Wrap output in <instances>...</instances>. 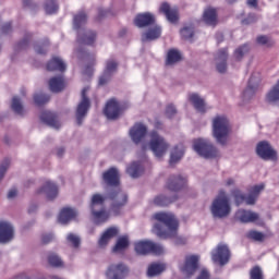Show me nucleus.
Wrapping results in <instances>:
<instances>
[{
	"label": "nucleus",
	"mask_w": 279,
	"mask_h": 279,
	"mask_svg": "<svg viewBox=\"0 0 279 279\" xmlns=\"http://www.w3.org/2000/svg\"><path fill=\"white\" fill-rule=\"evenodd\" d=\"M121 110H123L117 100L111 99L107 102L105 108V114L108 119H117L119 114H121Z\"/></svg>",
	"instance_id": "dca6fc26"
},
{
	"label": "nucleus",
	"mask_w": 279,
	"mask_h": 279,
	"mask_svg": "<svg viewBox=\"0 0 279 279\" xmlns=\"http://www.w3.org/2000/svg\"><path fill=\"white\" fill-rule=\"evenodd\" d=\"M160 12L165 14L169 23H178L179 14L177 8H171L169 3L165 2L160 5Z\"/></svg>",
	"instance_id": "2eb2a0df"
},
{
	"label": "nucleus",
	"mask_w": 279,
	"mask_h": 279,
	"mask_svg": "<svg viewBox=\"0 0 279 279\" xmlns=\"http://www.w3.org/2000/svg\"><path fill=\"white\" fill-rule=\"evenodd\" d=\"M88 23V16L84 12H78L73 17V29L74 32H82L84 29V25Z\"/></svg>",
	"instance_id": "412c9836"
},
{
	"label": "nucleus",
	"mask_w": 279,
	"mask_h": 279,
	"mask_svg": "<svg viewBox=\"0 0 279 279\" xmlns=\"http://www.w3.org/2000/svg\"><path fill=\"white\" fill-rule=\"evenodd\" d=\"M104 180L109 186H117L119 184V171L114 168L109 169L104 173Z\"/></svg>",
	"instance_id": "4be33fe9"
},
{
	"label": "nucleus",
	"mask_w": 279,
	"mask_h": 279,
	"mask_svg": "<svg viewBox=\"0 0 279 279\" xmlns=\"http://www.w3.org/2000/svg\"><path fill=\"white\" fill-rule=\"evenodd\" d=\"M88 36H96L97 33H87Z\"/></svg>",
	"instance_id": "e2e57ef3"
},
{
	"label": "nucleus",
	"mask_w": 279,
	"mask_h": 279,
	"mask_svg": "<svg viewBox=\"0 0 279 279\" xmlns=\"http://www.w3.org/2000/svg\"><path fill=\"white\" fill-rule=\"evenodd\" d=\"M104 84H106V81L104 80V77H100V78H99V85L101 86V85H104Z\"/></svg>",
	"instance_id": "13d9d810"
},
{
	"label": "nucleus",
	"mask_w": 279,
	"mask_h": 279,
	"mask_svg": "<svg viewBox=\"0 0 279 279\" xmlns=\"http://www.w3.org/2000/svg\"><path fill=\"white\" fill-rule=\"evenodd\" d=\"M197 263H199V257L197 255H189L185 258V263L181 266V271L185 276H193L195 269H197Z\"/></svg>",
	"instance_id": "9d476101"
},
{
	"label": "nucleus",
	"mask_w": 279,
	"mask_h": 279,
	"mask_svg": "<svg viewBox=\"0 0 279 279\" xmlns=\"http://www.w3.org/2000/svg\"><path fill=\"white\" fill-rule=\"evenodd\" d=\"M76 215L77 213L74 209L63 208L59 215V223H69Z\"/></svg>",
	"instance_id": "b1692460"
},
{
	"label": "nucleus",
	"mask_w": 279,
	"mask_h": 279,
	"mask_svg": "<svg viewBox=\"0 0 279 279\" xmlns=\"http://www.w3.org/2000/svg\"><path fill=\"white\" fill-rule=\"evenodd\" d=\"M256 21H258V17L255 14H250L242 21V25H252V23H256Z\"/></svg>",
	"instance_id": "79ce46f5"
},
{
	"label": "nucleus",
	"mask_w": 279,
	"mask_h": 279,
	"mask_svg": "<svg viewBox=\"0 0 279 279\" xmlns=\"http://www.w3.org/2000/svg\"><path fill=\"white\" fill-rule=\"evenodd\" d=\"M182 156H184V150L182 148H174L170 156V165H174V162L181 160Z\"/></svg>",
	"instance_id": "72a5a7b5"
},
{
	"label": "nucleus",
	"mask_w": 279,
	"mask_h": 279,
	"mask_svg": "<svg viewBox=\"0 0 279 279\" xmlns=\"http://www.w3.org/2000/svg\"><path fill=\"white\" fill-rule=\"evenodd\" d=\"M213 132L216 141L223 145L228 141V134H230L228 119L225 117L215 118L213 122Z\"/></svg>",
	"instance_id": "f03ea898"
},
{
	"label": "nucleus",
	"mask_w": 279,
	"mask_h": 279,
	"mask_svg": "<svg viewBox=\"0 0 279 279\" xmlns=\"http://www.w3.org/2000/svg\"><path fill=\"white\" fill-rule=\"evenodd\" d=\"M154 219L165 226V229L160 228V225H155L153 231L157 236L161 239H171L178 234V219L172 214L158 213L154 215Z\"/></svg>",
	"instance_id": "f257e3e1"
},
{
	"label": "nucleus",
	"mask_w": 279,
	"mask_h": 279,
	"mask_svg": "<svg viewBox=\"0 0 279 279\" xmlns=\"http://www.w3.org/2000/svg\"><path fill=\"white\" fill-rule=\"evenodd\" d=\"M217 71H219V73H226V62L219 63L217 65Z\"/></svg>",
	"instance_id": "3c124183"
},
{
	"label": "nucleus",
	"mask_w": 279,
	"mask_h": 279,
	"mask_svg": "<svg viewBox=\"0 0 279 279\" xmlns=\"http://www.w3.org/2000/svg\"><path fill=\"white\" fill-rule=\"evenodd\" d=\"M197 279H210V275L208 274V270L203 269L198 276Z\"/></svg>",
	"instance_id": "09e8293b"
},
{
	"label": "nucleus",
	"mask_w": 279,
	"mask_h": 279,
	"mask_svg": "<svg viewBox=\"0 0 279 279\" xmlns=\"http://www.w3.org/2000/svg\"><path fill=\"white\" fill-rule=\"evenodd\" d=\"M149 147L155 154L157 158H162L165 154H167V149H169V144L165 142L162 137H160L157 133H151L150 135Z\"/></svg>",
	"instance_id": "39448f33"
},
{
	"label": "nucleus",
	"mask_w": 279,
	"mask_h": 279,
	"mask_svg": "<svg viewBox=\"0 0 279 279\" xmlns=\"http://www.w3.org/2000/svg\"><path fill=\"white\" fill-rule=\"evenodd\" d=\"M104 196L95 194L92 197V215L96 223H101L108 219V213L104 210Z\"/></svg>",
	"instance_id": "7ed1b4c3"
},
{
	"label": "nucleus",
	"mask_w": 279,
	"mask_h": 279,
	"mask_svg": "<svg viewBox=\"0 0 279 279\" xmlns=\"http://www.w3.org/2000/svg\"><path fill=\"white\" fill-rule=\"evenodd\" d=\"M44 193H47L49 199H53L58 195V187L56 184L48 182L44 187Z\"/></svg>",
	"instance_id": "2f4dec72"
},
{
	"label": "nucleus",
	"mask_w": 279,
	"mask_h": 279,
	"mask_svg": "<svg viewBox=\"0 0 279 279\" xmlns=\"http://www.w3.org/2000/svg\"><path fill=\"white\" fill-rule=\"evenodd\" d=\"M41 121H44V123H47L51 128H60V124L58 123V119L56 118V116H53V113L49 111L45 112L41 116Z\"/></svg>",
	"instance_id": "c85d7f7f"
},
{
	"label": "nucleus",
	"mask_w": 279,
	"mask_h": 279,
	"mask_svg": "<svg viewBox=\"0 0 279 279\" xmlns=\"http://www.w3.org/2000/svg\"><path fill=\"white\" fill-rule=\"evenodd\" d=\"M163 269H165V264H151L148 267L147 276L149 278H153V276H158V274H162Z\"/></svg>",
	"instance_id": "c756f323"
},
{
	"label": "nucleus",
	"mask_w": 279,
	"mask_h": 279,
	"mask_svg": "<svg viewBox=\"0 0 279 279\" xmlns=\"http://www.w3.org/2000/svg\"><path fill=\"white\" fill-rule=\"evenodd\" d=\"M228 58V53L226 52V50H223L220 56H219V59L220 60H226Z\"/></svg>",
	"instance_id": "4d7b16f0"
},
{
	"label": "nucleus",
	"mask_w": 279,
	"mask_h": 279,
	"mask_svg": "<svg viewBox=\"0 0 279 279\" xmlns=\"http://www.w3.org/2000/svg\"><path fill=\"white\" fill-rule=\"evenodd\" d=\"M258 45H264L266 47H271V39L267 36H260L257 38Z\"/></svg>",
	"instance_id": "c03bdc74"
},
{
	"label": "nucleus",
	"mask_w": 279,
	"mask_h": 279,
	"mask_svg": "<svg viewBox=\"0 0 279 279\" xmlns=\"http://www.w3.org/2000/svg\"><path fill=\"white\" fill-rule=\"evenodd\" d=\"M235 218L242 223H254V221H258V214L254 211L239 210L235 214Z\"/></svg>",
	"instance_id": "aec40b11"
},
{
	"label": "nucleus",
	"mask_w": 279,
	"mask_h": 279,
	"mask_svg": "<svg viewBox=\"0 0 279 279\" xmlns=\"http://www.w3.org/2000/svg\"><path fill=\"white\" fill-rule=\"evenodd\" d=\"M128 275V268L123 265L112 266L107 271L109 279H124Z\"/></svg>",
	"instance_id": "6ab92c4d"
},
{
	"label": "nucleus",
	"mask_w": 279,
	"mask_h": 279,
	"mask_svg": "<svg viewBox=\"0 0 279 279\" xmlns=\"http://www.w3.org/2000/svg\"><path fill=\"white\" fill-rule=\"evenodd\" d=\"M14 238V229L11 223L0 222V243H8Z\"/></svg>",
	"instance_id": "ddd939ff"
},
{
	"label": "nucleus",
	"mask_w": 279,
	"mask_h": 279,
	"mask_svg": "<svg viewBox=\"0 0 279 279\" xmlns=\"http://www.w3.org/2000/svg\"><path fill=\"white\" fill-rule=\"evenodd\" d=\"M182 36H193L195 34V28L193 26H185L181 29Z\"/></svg>",
	"instance_id": "37998d69"
},
{
	"label": "nucleus",
	"mask_w": 279,
	"mask_h": 279,
	"mask_svg": "<svg viewBox=\"0 0 279 279\" xmlns=\"http://www.w3.org/2000/svg\"><path fill=\"white\" fill-rule=\"evenodd\" d=\"M227 184H228V185L234 184V180H232V179L228 180Z\"/></svg>",
	"instance_id": "680f3d73"
},
{
	"label": "nucleus",
	"mask_w": 279,
	"mask_h": 279,
	"mask_svg": "<svg viewBox=\"0 0 279 279\" xmlns=\"http://www.w3.org/2000/svg\"><path fill=\"white\" fill-rule=\"evenodd\" d=\"M8 197H9V199H12V197H16V190H11V191L8 193Z\"/></svg>",
	"instance_id": "5fc2aeb1"
},
{
	"label": "nucleus",
	"mask_w": 279,
	"mask_h": 279,
	"mask_svg": "<svg viewBox=\"0 0 279 279\" xmlns=\"http://www.w3.org/2000/svg\"><path fill=\"white\" fill-rule=\"evenodd\" d=\"M182 60V53L177 49H171L168 51L166 64H175V62H180Z\"/></svg>",
	"instance_id": "bb28decb"
},
{
	"label": "nucleus",
	"mask_w": 279,
	"mask_h": 279,
	"mask_svg": "<svg viewBox=\"0 0 279 279\" xmlns=\"http://www.w3.org/2000/svg\"><path fill=\"white\" fill-rule=\"evenodd\" d=\"M147 134V128L141 123L135 124L130 130V136L134 143H143V138Z\"/></svg>",
	"instance_id": "f8f14e48"
},
{
	"label": "nucleus",
	"mask_w": 279,
	"mask_h": 279,
	"mask_svg": "<svg viewBox=\"0 0 279 279\" xmlns=\"http://www.w3.org/2000/svg\"><path fill=\"white\" fill-rule=\"evenodd\" d=\"M135 252L142 255L149 254V252H153V254H162V248L153 242L140 241L135 244Z\"/></svg>",
	"instance_id": "1a4fd4ad"
},
{
	"label": "nucleus",
	"mask_w": 279,
	"mask_h": 279,
	"mask_svg": "<svg viewBox=\"0 0 279 279\" xmlns=\"http://www.w3.org/2000/svg\"><path fill=\"white\" fill-rule=\"evenodd\" d=\"M214 217H228L230 215V203L225 193H220L211 205Z\"/></svg>",
	"instance_id": "20e7f679"
},
{
	"label": "nucleus",
	"mask_w": 279,
	"mask_h": 279,
	"mask_svg": "<svg viewBox=\"0 0 279 279\" xmlns=\"http://www.w3.org/2000/svg\"><path fill=\"white\" fill-rule=\"evenodd\" d=\"M49 264L52 265V267H60L62 265V259L58 257L57 255H50L49 258Z\"/></svg>",
	"instance_id": "58836bf2"
},
{
	"label": "nucleus",
	"mask_w": 279,
	"mask_h": 279,
	"mask_svg": "<svg viewBox=\"0 0 279 279\" xmlns=\"http://www.w3.org/2000/svg\"><path fill=\"white\" fill-rule=\"evenodd\" d=\"M146 40H156V37L148 36V37H146Z\"/></svg>",
	"instance_id": "bf43d9fd"
},
{
	"label": "nucleus",
	"mask_w": 279,
	"mask_h": 279,
	"mask_svg": "<svg viewBox=\"0 0 279 279\" xmlns=\"http://www.w3.org/2000/svg\"><path fill=\"white\" fill-rule=\"evenodd\" d=\"M247 5H250V8H256L258 0H247Z\"/></svg>",
	"instance_id": "864d4df0"
},
{
	"label": "nucleus",
	"mask_w": 279,
	"mask_h": 279,
	"mask_svg": "<svg viewBox=\"0 0 279 279\" xmlns=\"http://www.w3.org/2000/svg\"><path fill=\"white\" fill-rule=\"evenodd\" d=\"M203 23L211 27H215V25L219 23V20L217 19V9L213 7L206 8L203 13Z\"/></svg>",
	"instance_id": "f3484780"
},
{
	"label": "nucleus",
	"mask_w": 279,
	"mask_h": 279,
	"mask_svg": "<svg viewBox=\"0 0 279 279\" xmlns=\"http://www.w3.org/2000/svg\"><path fill=\"white\" fill-rule=\"evenodd\" d=\"M156 17L151 13H140L134 19V25L136 27H147V25L154 24Z\"/></svg>",
	"instance_id": "a211bd4d"
},
{
	"label": "nucleus",
	"mask_w": 279,
	"mask_h": 279,
	"mask_svg": "<svg viewBox=\"0 0 279 279\" xmlns=\"http://www.w3.org/2000/svg\"><path fill=\"white\" fill-rule=\"evenodd\" d=\"M243 49L244 48H240V49L235 50L234 57L236 58V60H241V58L243 56Z\"/></svg>",
	"instance_id": "603ef678"
},
{
	"label": "nucleus",
	"mask_w": 279,
	"mask_h": 279,
	"mask_svg": "<svg viewBox=\"0 0 279 279\" xmlns=\"http://www.w3.org/2000/svg\"><path fill=\"white\" fill-rule=\"evenodd\" d=\"M32 1L33 0H23L24 8H32Z\"/></svg>",
	"instance_id": "6e6d98bb"
},
{
	"label": "nucleus",
	"mask_w": 279,
	"mask_h": 279,
	"mask_svg": "<svg viewBox=\"0 0 279 279\" xmlns=\"http://www.w3.org/2000/svg\"><path fill=\"white\" fill-rule=\"evenodd\" d=\"M194 149L199 156H203V158H215V156H217L215 147L204 140H196L194 142Z\"/></svg>",
	"instance_id": "0eeeda50"
},
{
	"label": "nucleus",
	"mask_w": 279,
	"mask_h": 279,
	"mask_svg": "<svg viewBox=\"0 0 279 279\" xmlns=\"http://www.w3.org/2000/svg\"><path fill=\"white\" fill-rule=\"evenodd\" d=\"M166 114L168 117H173V114H175V107H173V105L168 106Z\"/></svg>",
	"instance_id": "49530a36"
},
{
	"label": "nucleus",
	"mask_w": 279,
	"mask_h": 279,
	"mask_svg": "<svg viewBox=\"0 0 279 279\" xmlns=\"http://www.w3.org/2000/svg\"><path fill=\"white\" fill-rule=\"evenodd\" d=\"M68 243H71L73 247H77L80 245V238L73 233L68 234Z\"/></svg>",
	"instance_id": "ea45409f"
},
{
	"label": "nucleus",
	"mask_w": 279,
	"mask_h": 279,
	"mask_svg": "<svg viewBox=\"0 0 279 279\" xmlns=\"http://www.w3.org/2000/svg\"><path fill=\"white\" fill-rule=\"evenodd\" d=\"M49 86L52 93H60V90H62L64 86H66V84L64 83V78L58 77V78H51L49 82Z\"/></svg>",
	"instance_id": "a878e982"
},
{
	"label": "nucleus",
	"mask_w": 279,
	"mask_h": 279,
	"mask_svg": "<svg viewBox=\"0 0 279 279\" xmlns=\"http://www.w3.org/2000/svg\"><path fill=\"white\" fill-rule=\"evenodd\" d=\"M214 263L226 265L230 260V250L226 244H219L211 253Z\"/></svg>",
	"instance_id": "6e6552de"
},
{
	"label": "nucleus",
	"mask_w": 279,
	"mask_h": 279,
	"mask_svg": "<svg viewBox=\"0 0 279 279\" xmlns=\"http://www.w3.org/2000/svg\"><path fill=\"white\" fill-rule=\"evenodd\" d=\"M117 234H119V230L117 228H109L105 231V234H102L99 240L100 247L108 245V241H110V239H114Z\"/></svg>",
	"instance_id": "5701e85b"
},
{
	"label": "nucleus",
	"mask_w": 279,
	"mask_h": 279,
	"mask_svg": "<svg viewBox=\"0 0 279 279\" xmlns=\"http://www.w3.org/2000/svg\"><path fill=\"white\" fill-rule=\"evenodd\" d=\"M155 203L157 204V206H167V198H165V197H157L155 199Z\"/></svg>",
	"instance_id": "de8ad7c7"
},
{
	"label": "nucleus",
	"mask_w": 279,
	"mask_h": 279,
	"mask_svg": "<svg viewBox=\"0 0 279 279\" xmlns=\"http://www.w3.org/2000/svg\"><path fill=\"white\" fill-rule=\"evenodd\" d=\"M12 110H14V112H17V114H21L23 112V106H21V101L19 100V98H13Z\"/></svg>",
	"instance_id": "e433bc0d"
},
{
	"label": "nucleus",
	"mask_w": 279,
	"mask_h": 279,
	"mask_svg": "<svg viewBox=\"0 0 279 279\" xmlns=\"http://www.w3.org/2000/svg\"><path fill=\"white\" fill-rule=\"evenodd\" d=\"M114 69H117V63H114V62H108V64H107V71H108V73H110V72H112V71H114Z\"/></svg>",
	"instance_id": "8fccbe9b"
},
{
	"label": "nucleus",
	"mask_w": 279,
	"mask_h": 279,
	"mask_svg": "<svg viewBox=\"0 0 279 279\" xmlns=\"http://www.w3.org/2000/svg\"><path fill=\"white\" fill-rule=\"evenodd\" d=\"M87 92H88V88H84L82 90V100L78 104V107L76 109L77 121H80V119H82V117H85L86 113L88 112V108H90V101L86 97Z\"/></svg>",
	"instance_id": "4468645a"
},
{
	"label": "nucleus",
	"mask_w": 279,
	"mask_h": 279,
	"mask_svg": "<svg viewBox=\"0 0 279 279\" xmlns=\"http://www.w3.org/2000/svg\"><path fill=\"white\" fill-rule=\"evenodd\" d=\"M2 34H12V24L11 23H5L1 27Z\"/></svg>",
	"instance_id": "a18cd8bd"
},
{
	"label": "nucleus",
	"mask_w": 279,
	"mask_h": 279,
	"mask_svg": "<svg viewBox=\"0 0 279 279\" xmlns=\"http://www.w3.org/2000/svg\"><path fill=\"white\" fill-rule=\"evenodd\" d=\"M162 34V27L160 25H153L150 26L147 36H160Z\"/></svg>",
	"instance_id": "c9c22d12"
},
{
	"label": "nucleus",
	"mask_w": 279,
	"mask_h": 279,
	"mask_svg": "<svg viewBox=\"0 0 279 279\" xmlns=\"http://www.w3.org/2000/svg\"><path fill=\"white\" fill-rule=\"evenodd\" d=\"M128 245H130V241L126 236L119 238L116 246L113 247V252H123Z\"/></svg>",
	"instance_id": "473e14b6"
},
{
	"label": "nucleus",
	"mask_w": 279,
	"mask_h": 279,
	"mask_svg": "<svg viewBox=\"0 0 279 279\" xmlns=\"http://www.w3.org/2000/svg\"><path fill=\"white\" fill-rule=\"evenodd\" d=\"M35 101L38 104V98H35Z\"/></svg>",
	"instance_id": "0e129e2a"
},
{
	"label": "nucleus",
	"mask_w": 279,
	"mask_h": 279,
	"mask_svg": "<svg viewBox=\"0 0 279 279\" xmlns=\"http://www.w3.org/2000/svg\"><path fill=\"white\" fill-rule=\"evenodd\" d=\"M248 239H253V241H263V239H265V234L257 231H250Z\"/></svg>",
	"instance_id": "4c0bfd02"
},
{
	"label": "nucleus",
	"mask_w": 279,
	"mask_h": 279,
	"mask_svg": "<svg viewBox=\"0 0 279 279\" xmlns=\"http://www.w3.org/2000/svg\"><path fill=\"white\" fill-rule=\"evenodd\" d=\"M44 10H45L46 14H57L59 7L54 0H48L44 5Z\"/></svg>",
	"instance_id": "7c9ffc66"
},
{
	"label": "nucleus",
	"mask_w": 279,
	"mask_h": 279,
	"mask_svg": "<svg viewBox=\"0 0 279 279\" xmlns=\"http://www.w3.org/2000/svg\"><path fill=\"white\" fill-rule=\"evenodd\" d=\"M190 101L193 102L194 108H196L198 112H204L206 110V104H204V99L199 98L197 94L190 95Z\"/></svg>",
	"instance_id": "cd10ccee"
},
{
	"label": "nucleus",
	"mask_w": 279,
	"mask_h": 279,
	"mask_svg": "<svg viewBox=\"0 0 279 279\" xmlns=\"http://www.w3.org/2000/svg\"><path fill=\"white\" fill-rule=\"evenodd\" d=\"M124 34H128V31H126V29H124Z\"/></svg>",
	"instance_id": "69168bd1"
},
{
	"label": "nucleus",
	"mask_w": 279,
	"mask_h": 279,
	"mask_svg": "<svg viewBox=\"0 0 279 279\" xmlns=\"http://www.w3.org/2000/svg\"><path fill=\"white\" fill-rule=\"evenodd\" d=\"M251 279H263V271L258 267L251 270Z\"/></svg>",
	"instance_id": "a19ab883"
},
{
	"label": "nucleus",
	"mask_w": 279,
	"mask_h": 279,
	"mask_svg": "<svg viewBox=\"0 0 279 279\" xmlns=\"http://www.w3.org/2000/svg\"><path fill=\"white\" fill-rule=\"evenodd\" d=\"M48 71H65L66 64L60 58H53L47 65Z\"/></svg>",
	"instance_id": "393cba45"
},
{
	"label": "nucleus",
	"mask_w": 279,
	"mask_h": 279,
	"mask_svg": "<svg viewBox=\"0 0 279 279\" xmlns=\"http://www.w3.org/2000/svg\"><path fill=\"white\" fill-rule=\"evenodd\" d=\"M128 173L131 178H138L141 175V166L137 163H133L131 167L128 168Z\"/></svg>",
	"instance_id": "f704fd0d"
},
{
	"label": "nucleus",
	"mask_w": 279,
	"mask_h": 279,
	"mask_svg": "<svg viewBox=\"0 0 279 279\" xmlns=\"http://www.w3.org/2000/svg\"><path fill=\"white\" fill-rule=\"evenodd\" d=\"M263 189H265L263 184L252 187L248 196L242 195L241 192H235L234 197L236 205L241 206V204H246L247 206H252V204L256 203V198Z\"/></svg>",
	"instance_id": "423d86ee"
},
{
	"label": "nucleus",
	"mask_w": 279,
	"mask_h": 279,
	"mask_svg": "<svg viewBox=\"0 0 279 279\" xmlns=\"http://www.w3.org/2000/svg\"><path fill=\"white\" fill-rule=\"evenodd\" d=\"M122 197H123V202L121 204H125V202H128V196L122 195Z\"/></svg>",
	"instance_id": "052dcab7"
},
{
	"label": "nucleus",
	"mask_w": 279,
	"mask_h": 279,
	"mask_svg": "<svg viewBox=\"0 0 279 279\" xmlns=\"http://www.w3.org/2000/svg\"><path fill=\"white\" fill-rule=\"evenodd\" d=\"M256 153L264 160H276V153L267 142H260L257 145Z\"/></svg>",
	"instance_id": "9b49d317"
}]
</instances>
